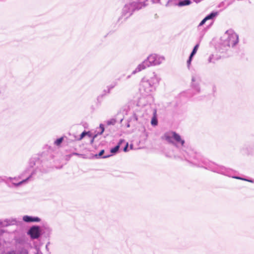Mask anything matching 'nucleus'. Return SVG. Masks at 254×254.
<instances>
[{"label":"nucleus","instance_id":"nucleus-19","mask_svg":"<svg viewBox=\"0 0 254 254\" xmlns=\"http://www.w3.org/2000/svg\"><path fill=\"white\" fill-rule=\"evenodd\" d=\"M63 140H64L63 137H60L55 141L54 144L57 146H59L62 143Z\"/></svg>","mask_w":254,"mask_h":254},{"label":"nucleus","instance_id":"nucleus-11","mask_svg":"<svg viewBox=\"0 0 254 254\" xmlns=\"http://www.w3.org/2000/svg\"><path fill=\"white\" fill-rule=\"evenodd\" d=\"M133 1V3H134L135 5H137L138 7L141 8L143 6L145 5V2L147 0H130Z\"/></svg>","mask_w":254,"mask_h":254},{"label":"nucleus","instance_id":"nucleus-13","mask_svg":"<svg viewBox=\"0 0 254 254\" xmlns=\"http://www.w3.org/2000/svg\"><path fill=\"white\" fill-rule=\"evenodd\" d=\"M126 4H128L129 5V9H131V8H132L133 9V12H134V11L136 9H140L139 7H138L137 5H135L134 4V3H133V1H131V2L128 3H127Z\"/></svg>","mask_w":254,"mask_h":254},{"label":"nucleus","instance_id":"nucleus-8","mask_svg":"<svg viewBox=\"0 0 254 254\" xmlns=\"http://www.w3.org/2000/svg\"><path fill=\"white\" fill-rule=\"evenodd\" d=\"M129 5L126 4L122 11V15L124 16L126 18L130 16L133 13V9H129Z\"/></svg>","mask_w":254,"mask_h":254},{"label":"nucleus","instance_id":"nucleus-14","mask_svg":"<svg viewBox=\"0 0 254 254\" xmlns=\"http://www.w3.org/2000/svg\"><path fill=\"white\" fill-rule=\"evenodd\" d=\"M104 153V150H102L100 151V152L98 154L95 155V157L96 158H108L111 156V155H108L103 156L102 155H103Z\"/></svg>","mask_w":254,"mask_h":254},{"label":"nucleus","instance_id":"nucleus-12","mask_svg":"<svg viewBox=\"0 0 254 254\" xmlns=\"http://www.w3.org/2000/svg\"><path fill=\"white\" fill-rule=\"evenodd\" d=\"M191 3L190 0H180L177 4V5L180 7H182L186 5H189Z\"/></svg>","mask_w":254,"mask_h":254},{"label":"nucleus","instance_id":"nucleus-17","mask_svg":"<svg viewBox=\"0 0 254 254\" xmlns=\"http://www.w3.org/2000/svg\"><path fill=\"white\" fill-rule=\"evenodd\" d=\"M117 85V82H114L111 84H110L109 85H108L107 87V88L108 89V93H110L111 90L113 89L116 85Z\"/></svg>","mask_w":254,"mask_h":254},{"label":"nucleus","instance_id":"nucleus-25","mask_svg":"<svg viewBox=\"0 0 254 254\" xmlns=\"http://www.w3.org/2000/svg\"><path fill=\"white\" fill-rule=\"evenodd\" d=\"M89 134V132H86L85 131H83L80 135L79 138L78 140H81L86 135Z\"/></svg>","mask_w":254,"mask_h":254},{"label":"nucleus","instance_id":"nucleus-18","mask_svg":"<svg viewBox=\"0 0 254 254\" xmlns=\"http://www.w3.org/2000/svg\"><path fill=\"white\" fill-rule=\"evenodd\" d=\"M198 47H199V44H197L193 48V49L192 52L191 53L190 56L193 57V56L196 54Z\"/></svg>","mask_w":254,"mask_h":254},{"label":"nucleus","instance_id":"nucleus-16","mask_svg":"<svg viewBox=\"0 0 254 254\" xmlns=\"http://www.w3.org/2000/svg\"><path fill=\"white\" fill-rule=\"evenodd\" d=\"M217 15L216 12H212L207 16H206L205 18L206 19V20L212 19L214 17H215Z\"/></svg>","mask_w":254,"mask_h":254},{"label":"nucleus","instance_id":"nucleus-26","mask_svg":"<svg viewBox=\"0 0 254 254\" xmlns=\"http://www.w3.org/2000/svg\"><path fill=\"white\" fill-rule=\"evenodd\" d=\"M99 129L100 130V132L99 133V134H102L104 131V126L102 125V124H100V127H99Z\"/></svg>","mask_w":254,"mask_h":254},{"label":"nucleus","instance_id":"nucleus-3","mask_svg":"<svg viewBox=\"0 0 254 254\" xmlns=\"http://www.w3.org/2000/svg\"><path fill=\"white\" fill-rule=\"evenodd\" d=\"M239 42V36L238 34L232 29L227 30L221 38V49L223 50H227L230 48H233Z\"/></svg>","mask_w":254,"mask_h":254},{"label":"nucleus","instance_id":"nucleus-33","mask_svg":"<svg viewBox=\"0 0 254 254\" xmlns=\"http://www.w3.org/2000/svg\"><path fill=\"white\" fill-rule=\"evenodd\" d=\"M134 118H135V120H136V121H138V122H140V120H139V118L136 116V115H134Z\"/></svg>","mask_w":254,"mask_h":254},{"label":"nucleus","instance_id":"nucleus-24","mask_svg":"<svg viewBox=\"0 0 254 254\" xmlns=\"http://www.w3.org/2000/svg\"><path fill=\"white\" fill-rule=\"evenodd\" d=\"M157 120L156 119L155 117H154L152 118L151 124L152 126H155L157 125Z\"/></svg>","mask_w":254,"mask_h":254},{"label":"nucleus","instance_id":"nucleus-1","mask_svg":"<svg viewBox=\"0 0 254 254\" xmlns=\"http://www.w3.org/2000/svg\"><path fill=\"white\" fill-rule=\"evenodd\" d=\"M162 139L177 147H180V151L182 156H179V157L184 158L188 162L198 167H203L214 172L230 176L231 170L229 169L217 165L203 158L199 154L189 147L185 140L176 132L167 131L162 136Z\"/></svg>","mask_w":254,"mask_h":254},{"label":"nucleus","instance_id":"nucleus-20","mask_svg":"<svg viewBox=\"0 0 254 254\" xmlns=\"http://www.w3.org/2000/svg\"><path fill=\"white\" fill-rule=\"evenodd\" d=\"M215 62V60L214 58V55H211L209 56L208 59V63H214Z\"/></svg>","mask_w":254,"mask_h":254},{"label":"nucleus","instance_id":"nucleus-31","mask_svg":"<svg viewBox=\"0 0 254 254\" xmlns=\"http://www.w3.org/2000/svg\"><path fill=\"white\" fill-rule=\"evenodd\" d=\"M123 142H125V140L124 139H121L120 141H119V142L118 143V145H119V147L120 146V145L122 144V143Z\"/></svg>","mask_w":254,"mask_h":254},{"label":"nucleus","instance_id":"nucleus-10","mask_svg":"<svg viewBox=\"0 0 254 254\" xmlns=\"http://www.w3.org/2000/svg\"><path fill=\"white\" fill-rule=\"evenodd\" d=\"M16 222L15 219H5L0 221V224L2 227H6L10 225H13Z\"/></svg>","mask_w":254,"mask_h":254},{"label":"nucleus","instance_id":"nucleus-9","mask_svg":"<svg viewBox=\"0 0 254 254\" xmlns=\"http://www.w3.org/2000/svg\"><path fill=\"white\" fill-rule=\"evenodd\" d=\"M23 220L27 223L30 222H39L41 219L38 217L31 216L28 215H24L22 218Z\"/></svg>","mask_w":254,"mask_h":254},{"label":"nucleus","instance_id":"nucleus-6","mask_svg":"<svg viewBox=\"0 0 254 254\" xmlns=\"http://www.w3.org/2000/svg\"><path fill=\"white\" fill-rule=\"evenodd\" d=\"M201 82L200 77L197 74H193L191 77V87L195 94L200 92V83Z\"/></svg>","mask_w":254,"mask_h":254},{"label":"nucleus","instance_id":"nucleus-34","mask_svg":"<svg viewBox=\"0 0 254 254\" xmlns=\"http://www.w3.org/2000/svg\"><path fill=\"white\" fill-rule=\"evenodd\" d=\"M200 1V0H195V1L196 2H197H197H199Z\"/></svg>","mask_w":254,"mask_h":254},{"label":"nucleus","instance_id":"nucleus-29","mask_svg":"<svg viewBox=\"0 0 254 254\" xmlns=\"http://www.w3.org/2000/svg\"><path fill=\"white\" fill-rule=\"evenodd\" d=\"M206 19L205 18L200 22V23L199 24V26H201L203 25L206 21Z\"/></svg>","mask_w":254,"mask_h":254},{"label":"nucleus","instance_id":"nucleus-2","mask_svg":"<svg viewBox=\"0 0 254 254\" xmlns=\"http://www.w3.org/2000/svg\"><path fill=\"white\" fill-rule=\"evenodd\" d=\"M160 81V78L155 73L149 78L144 77L142 79L139 90L141 93L144 96L151 95L156 90V86Z\"/></svg>","mask_w":254,"mask_h":254},{"label":"nucleus","instance_id":"nucleus-28","mask_svg":"<svg viewBox=\"0 0 254 254\" xmlns=\"http://www.w3.org/2000/svg\"><path fill=\"white\" fill-rule=\"evenodd\" d=\"M21 254H28V251L26 249H22L20 251Z\"/></svg>","mask_w":254,"mask_h":254},{"label":"nucleus","instance_id":"nucleus-23","mask_svg":"<svg viewBox=\"0 0 254 254\" xmlns=\"http://www.w3.org/2000/svg\"><path fill=\"white\" fill-rule=\"evenodd\" d=\"M116 121L115 119H112L107 121V124L108 125H114L115 124Z\"/></svg>","mask_w":254,"mask_h":254},{"label":"nucleus","instance_id":"nucleus-32","mask_svg":"<svg viewBox=\"0 0 254 254\" xmlns=\"http://www.w3.org/2000/svg\"><path fill=\"white\" fill-rule=\"evenodd\" d=\"M6 254H16L15 252L14 251L8 252Z\"/></svg>","mask_w":254,"mask_h":254},{"label":"nucleus","instance_id":"nucleus-21","mask_svg":"<svg viewBox=\"0 0 254 254\" xmlns=\"http://www.w3.org/2000/svg\"><path fill=\"white\" fill-rule=\"evenodd\" d=\"M233 178L237 179L244 180V181H247V182H251V183H254V180L246 179H244V178H241V177H233Z\"/></svg>","mask_w":254,"mask_h":254},{"label":"nucleus","instance_id":"nucleus-5","mask_svg":"<svg viewBox=\"0 0 254 254\" xmlns=\"http://www.w3.org/2000/svg\"><path fill=\"white\" fill-rule=\"evenodd\" d=\"M30 173V174L29 175L28 177H27L26 179H23V180L18 182V183H16V181H18L23 176V174H22L20 176H18V177L15 178H9L8 180L11 182V183L14 185L15 187H18L20 185L27 183L30 179L36 173V169H33V166L30 165V167L28 168H27L24 172L23 174L25 173Z\"/></svg>","mask_w":254,"mask_h":254},{"label":"nucleus","instance_id":"nucleus-22","mask_svg":"<svg viewBox=\"0 0 254 254\" xmlns=\"http://www.w3.org/2000/svg\"><path fill=\"white\" fill-rule=\"evenodd\" d=\"M119 147V145H117L111 149V152L113 154L116 153L118 151Z\"/></svg>","mask_w":254,"mask_h":254},{"label":"nucleus","instance_id":"nucleus-30","mask_svg":"<svg viewBox=\"0 0 254 254\" xmlns=\"http://www.w3.org/2000/svg\"><path fill=\"white\" fill-rule=\"evenodd\" d=\"M127 148H128V143H126V146L124 148V151L125 152H127Z\"/></svg>","mask_w":254,"mask_h":254},{"label":"nucleus","instance_id":"nucleus-27","mask_svg":"<svg viewBox=\"0 0 254 254\" xmlns=\"http://www.w3.org/2000/svg\"><path fill=\"white\" fill-rule=\"evenodd\" d=\"M192 57H193L192 56H190L189 59L187 61V64H188V66L189 67H190V65Z\"/></svg>","mask_w":254,"mask_h":254},{"label":"nucleus","instance_id":"nucleus-15","mask_svg":"<svg viewBox=\"0 0 254 254\" xmlns=\"http://www.w3.org/2000/svg\"><path fill=\"white\" fill-rule=\"evenodd\" d=\"M44 233H46L48 236H49L51 234L52 230V229L50 227H49L48 226H46L44 227Z\"/></svg>","mask_w":254,"mask_h":254},{"label":"nucleus","instance_id":"nucleus-7","mask_svg":"<svg viewBox=\"0 0 254 254\" xmlns=\"http://www.w3.org/2000/svg\"><path fill=\"white\" fill-rule=\"evenodd\" d=\"M27 234L32 239H37L41 235L42 231L39 226H33L29 229Z\"/></svg>","mask_w":254,"mask_h":254},{"label":"nucleus","instance_id":"nucleus-4","mask_svg":"<svg viewBox=\"0 0 254 254\" xmlns=\"http://www.w3.org/2000/svg\"><path fill=\"white\" fill-rule=\"evenodd\" d=\"M165 58L163 56L155 54H151L137 65L132 71V74H135L150 66L158 65L162 64Z\"/></svg>","mask_w":254,"mask_h":254}]
</instances>
